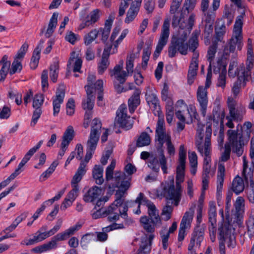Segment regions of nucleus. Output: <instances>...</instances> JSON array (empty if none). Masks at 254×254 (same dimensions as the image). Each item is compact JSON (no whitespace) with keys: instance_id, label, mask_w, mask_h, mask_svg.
Wrapping results in <instances>:
<instances>
[{"instance_id":"nucleus-1","label":"nucleus","mask_w":254,"mask_h":254,"mask_svg":"<svg viewBox=\"0 0 254 254\" xmlns=\"http://www.w3.org/2000/svg\"><path fill=\"white\" fill-rule=\"evenodd\" d=\"M179 155V164L176 170V188L173 180L171 182L162 183L161 185V189L169 194V198L173 197L175 198L176 204L179 200H181L183 191L181 184L184 182L185 179L187 152L184 145H180Z\"/></svg>"},{"instance_id":"nucleus-2","label":"nucleus","mask_w":254,"mask_h":254,"mask_svg":"<svg viewBox=\"0 0 254 254\" xmlns=\"http://www.w3.org/2000/svg\"><path fill=\"white\" fill-rule=\"evenodd\" d=\"M138 204L137 210L134 212L139 214L141 213L140 205H145L148 208V217L144 216L140 218V222L144 230L148 233H153L156 227H159L161 225V219L159 215V212L155 205L151 201L145 197L144 194L140 192L134 201Z\"/></svg>"},{"instance_id":"nucleus-3","label":"nucleus","mask_w":254,"mask_h":254,"mask_svg":"<svg viewBox=\"0 0 254 254\" xmlns=\"http://www.w3.org/2000/svg\"><path fill=\"white\" fill-rule=\"evenodd\" d=\"M202 127L198 126L197 129L195 146L200 154L204 157H210L211 151V136L212 129L211 125H208L206 127L205 134L202 133Z\"/></svg>"},{"instance_id":"nucleus-4","label":"nucleus","mask_w":254,"mask_h":254,"mask_svg":"<svg viewBox=\"0 0 254 254\" xmlns=\"http://www.w3.org/2000/svg\"><path fill=\"white\" fill-rule=\"evenodd\" d=\"M91 127V132L87 143V150L85 157V161H82L80 163H85L86 166L87 165V162L91 158L96 148L99 139V136L101 133L102 127L101 122L99 119L95 118L92 121Z\"/></svg>"},{"instance_id":"nucleus-5","label":"nucleus","mask_w":254,"mask_h":254,"mask_svg":"<svg viewBox=\"0 0 254 254\" xmlns=\"http://www.w3.org/2000/svg\"><path fill=\"white\" fill-rule=\"evenodd\" d=\"M81 227V225L76 224L75 225L70 227L64 232L60 233L53 237L51 241L41 246L37 247L33 249L36 252L42 253L55 249L57 247V242L66 240L71 235H73Z\"/></svg>"},{"instance_id":"nucleus-6","label":"nucleus","mask_w":254,"mask_h":254,"mask_svg":"<svg viewBox=\"0 0 254 254\" xmlns=\"http://www.w3.org/2000/svg\"><path fill=\"white\" fill-rule=\"evenodd\" d=\"M125 170L127 175L122 172H116L114 174V183L112 187L109 186L110 190H114L115 188H124L128 190L130 186L131 175L136 172L135 166L129 163L125 167Z\"/></svg>"},{"instance_id":"nucleus-7","label":"nucleus","mask_w":254,"mask_h":254,"mask_svg":"<svg viewBox=\"0 0 254 254\" xmlns=\"http://www.w3.org/2000/svg\"><path fill=\"white\" fill-rule=\"evenodd\" d=\"M227 141L226 145L232 148V151L238 156L242 155L244 143L242 131L229 129L227 132Z\"/></svg>"},{"instance_id":"nucleus-8","label":"nucleus","mask_w":254,"mask_h":254,"mask_svg":"<svg viewBox=\"0 0 254 254\" xmlns=\"http://www.w3.org/2000/svg\"><path fill=\"white\" fill-rule=\"evenodd\" d=\"M228 107L229 115L227 116L226 119L228 121L226 125L230 128L234 127L233 121L241 122L245 114V108L242 106H237L236 103L232 98L228 99Z\"/></svg>"},{"instance_id":"nucleus-9","label":"nucleus","mask_w":254,"mask_h":254,"mask_svg":"<svg viewBox=\"0 0 254 254\" xmlns=\"http://www.w3.org/2000/svg\"><path fill=\"white\" fill-rule=\"evenodd\" d=\"M158 117L155 130V141L157 142L158 151H164V143H167L171 141V137L170 135L166 132L163 116L159 115Z\"/></svg>"},{"instance_id":"nucleus-10","label":"nucleus","mask_w":254,"mask_h":254,"mask_svg":"<svg viewBox=\"0 0 254 254\" xmlns=\"http://www.w3.org/2000/svg\"><path fill=\"white\" fill-rule=\"evenodd\" d=\"M235 229L229 222H224L218 229L219 238L221 242L219 243L220 254H225L224 241L228 239L233 242L235 239Z\"/></svg>"},{"instance_id":"nucleus-11","label":"nucleus","mask_w":254,"mask_h":254,"mask_svg":"<svg viewBox=\"0 0 254 254\" xmlns=\"http://www.w3.org/2000/svg\"><path fill=\"white\" fill-rule=\"evenodd\" d=\"M187 32L184 31L181 37L178 38L175 41H172L168 49L169 57H175L178 51L183 55H186L188 54V44L185 42L187 39Z\"/></svg>"},{"instance_id":"nucleus-12","label":"nucleus","mask_w":254,"mask_h":254,"mask_svg":"<svg viewBox=\"0 0 254 254\" xmlns=\"http://www.w3.org/2000/svg\"><path fill=\"white\" fill-rule=\"evenodd\" d=\"M86 172V164L84 162L79 165L71 182L72 190L68 193L66 197L74 201L78 196L79 186L78 183L81 180L83 176Z\"/></svg>"},{"instance_id":"nucleus-13","label":"nucleus","mask_w":254,"mask_h":254,"mask_svg":"<svg viewBox=\"0 0 254 254\" xmlns=\"http://www.w3.org/2000/svg\"><path fill=\"white\" fill-rule=\"evenodd\" d=\"M127 109L125 105H121L116 112L115 125L128 130L131 128L134 123L133 118L127 116Z\"/></svg>"},{"instance_id":"nucleus-14","label":"nucleus","mask_w":254,"mask_h":254,"mask_svg":"<svg viewBox=\"0 0 254 254\" xmlns=\"http://www.w3.org/2000/svg\"><path fill=\"white\" fill-rule=\"evenodd\" d=\"M159 152L158 155H151L149 157L147 162L148 166L152 171L156 173L159 171L161 166L163 173L167 174V158L164 155V151Z\"/></svg>"},{"instance_id":"nucleus-15","label":"nucleus","mask_w":254,"mask_h":254,"mask_svg":"<svg viewBox=\"0 0 254 254\" xmlns=\"http://www.w3.org/2000/svg\"><path fill=\"white\" fill-rule=\"evenodd\" d=\"M254 68L253 59L252 56H250L246 63V67L244 64H241L236 70H228V75L230 77L234 78L238 76V79L240 78V72H244V76H242V79H247L251 75L252 70ZM243 75V74L242 75Z\"/></svg>"},{"instance_id":"nucleus-16","label":"nucleus","mask_w":254,"mask_h":254,"mask_svg":"<svg viewBox=\"0 0 254 254\" xmlns=\"http://www.w3.org/2000/svg\"><path fill=\"white\" fill-rule=\"evenodd\" d=\"M243 19V17L242 15L238 16L236 18L233 29L234 37L232 38L229 46L231 52H234L236 45H238L239 47L241 44L242 39Z\"/></svg>"},{"instance_id":"nucleus-17","label":"nucleus","mask_w":254,"mask_h":254,"mask_svg":"<svg viewBox=\"0 0 254 254\" xmlns=\"http://www.w3.org/2000/svg\"><path fill=\"white\" fill-rule=\"evenodd\" d=\"M209 223L208 227L209 236L212 242H214L216 239V208L214 201H210L208 211Z\"/></svg>"},{"instance_id":"nucleus-18","label":"nucleus","mask_w":254,"mask_h":254,"mask_svg":"<svg viewBox=\"0 0 254 254\" xmlns=\"http://www.w3.org/2000/svg\"><path fill=\"white\" fill-rule=\"evenodd\" d=\"M157 194L159 197H164L166 199V205L163 209L162 215L164 216V219L167 221L171 217V214L173 209L172 205L174 204L175 206H178L180 200L176 204L175 198L174 197L173 198V197L169 198V194L161 189L157 190Z\"/></svg>"},{"instance_id":"nucleus-19","label":"nucleus","mask_w":254,"mask_h":254,"mask_svg":"<svg viewBox=\"0 0 254 254\" xmlns=\"http://www.w3.org/2000/svg\"><path fill=\"white\" fill-rule=\"evenodd\" d=\"M170 20L168 19H166L163 23L160 38L158 41V44L156 46V50L154 53V57L157 58L160 55L163 47L166 45L167 43L170 32Z\"/></svg>"},{"instance_id":"nucleus-20","label":"nucleus","mask_w":254,"mask_h":254,"mask_svg":"<svg viewBox=\"0 0 254 254\" xmlns=\"http://www.w3.org/2000/svg\"><path fill=\"white\" fill-rule=\"evenodd\" d=\"M119 189L116 191L115 194V200L112 203L115 206H117L118 209V207L123 206V209L122 210H119L121 216L122 218L126 219L127 217V211L128 210V202H125L124 196L126 191L127 190H125L124 188H119Z\"/></svg>"},{"instance_id":"nucleus-21","label":"nucleus","mask_w":254,"mask_h":254,"mask_svg":"<svg viewBox=\"0 0 254 254\" xmlns=\"http://www.w3.org/2000/svg\"><path fill=\"white\" fill-rule=\"evenodd\" d=\"M250 155L252 159V164L253 166L248 168V161L247 160L246 156L243 157V169L242 171V176L245 178L246 182L248 178L253 176V171L254 170V136H253L251 141V149Z\"/></svg>"},{"instance_id":"nucleus-22","label":"nucleus","mask_w":254,"mask_h":254,"mask_svg":"<svg viewBox=\"0 0 254 254\" xmlns=\"http://www.w3.org/2000/svg\"><path fill=\"white\" fill-rule=\"evenodd\" d=\"M65 87L63 84L59 85L55 96L53 97V115L57 116L60 111L61 105L63 103L65 96Z\"/></svg>"},{"instance_id":"nucleus-23","label":"nucleus","mask_w":254,"mask_h":254,"mask_svg":"<svg viewBox=\"0 0 254 254\" xmlns=\"http://www.w3.org/2000/svg\"><path fill=\"white\" fill-rule=\"evenodd\" d=\"M196 97L200 106L201 113L203 117H205L206 114L208 103L207 91L206 88H204L203 86H199L197 90Z\"/></svg>"},{"instance_id":"nucleus-24","label":"nucleus","mask_w":254,"mask_h":254,"mask_svg":"<svg viewBox=\"0 0 254 254\" xmlns=\"http://www.w3.org/2000/svg\"><path fill=\"white\" fill-rule=\"evenodd\" d=\"M141 3L142 0H134L132 1L127 12L125 19V23L129 24L134 20L139 11Z\"/></svg>"},{"instance_id":"nucleus-25","label":"nucleus","mask_w":254,"mask_h":254,"mask_svg":"<svg viewBox=\"0 0 254 254\" xmlns=\"http://www.w3.org/2000/svg\"><path fill=\"white\" fill-rule=\"evenodd\" d=\"M73 129L71 126H69L64 132L63 136V140L61 143V150L58 154V158L61 159L64 155V153L68 146L69 142L73 137Z\"/></svg>"},{"instance_id":"nucleus-26","label":"nucleus","mask_w":254,"mask_h":254,"mask_svg":"<svg viewBox=\"0 0 254 254\" xmlns=\"http://www.w3.org/2000/svg\"><path fill=\"white\" fill-rule=\"evenodd\" d=\"M121 64L116 65L113 70H110V75L114 76L120 84H124L129 74L125 70H123V61H121Z\"/></svg>"},{"instance_id":"nucleus-27","label":"nucleus","mask_w":254,"mask_h":254,"mask_svg":"<svg viewBox=\"0 0 254 254\" xmlns=\"http://www.w3.org/2000/svg\"><path fill=\"white\" fill-rule=\"evenodd\" d=\"M111 48L112 46H110L107 48H105L104 50L101 60L98 64V72L100 74H102L110 64L109 58Z\"/></svg>"},{"instance_id":"nucleus-28","label":"nucleus","mask_w":254,"mask_h":254,"mask_svg":"<svg viewBox=\"0 0 254 254\" xmlns=\"http://www.w3.org/2000/svg\"><path fill=\"white\" fill-rule=\"evenodd\" d=\"M141 91L139 88H135L133 94L128 99V109L130 113H133L140 103V95Z\"/></svg>"},{"instance_id":"nucleus-29","label":"nucleus","mask_w":254,"mask_h":254,"mask_svg":"<svg viewBox=\"0 0 254 254\" xmlns=\"http://www.w3.org/2000/svg\"><path fill=\"white\" fill-rule=\"evenodd\" d=\"M85 88L86 91L87 98L83 101L82 106L84 110H92L94 104L95 96L92 95L93 91H92L90 86L86 85Z\"/></svg>"},{"instance_id":"nucleus-30","label":"nucleus","mask_w":254,"mask_h":254,"mask_svg":"<svg viewBox=\"0 0 254 254\" xmlns=\"http://www.w3.org/2000/svg\"><path fill=\"white\" fill-rule=\"evenodd\" d=\"M102 193V189L97 186L90 188L84 194L83 200L86 202H92Z\"/></svg>"},{"instance_id":"nucleus-31","label":"nucleus","mask_w":254,"mask_h":254,"mask_svg":"<svg viewBox=\"0 0 254 254\" xmlns=\"http://www.w3.org/2000/svg\"><path fill=\"white\" fill-rule=\"evenodd\" d=\"M194 207L195 206L190 207L189 211L185 213L180 224V228L186 230L190 227L194 212Z\"/></svg>"},{"instance_id":"nucleus-32","label":"nucleus","mask_w":254,"mask_h":254,"mask_svg":"<svg viewBox=\"0 0 254 254\" xmlns=\"http://www.w3.org/2000/svg\"><path fill=\"white\" fill-rule=\"evenodd\" d=\"M148 238H146L144 241L142 239L139 249L136 254H149L151 250V245L152 240L154 238L153 233H149Z\"/></svg>"},{"instance_id":"nucleus-33","label":"nucleus","mask_w":254,"mask_h":254,"mask_svg":"<svg viewBox=\"0 0 254 254\" xmlns=\"http://www.w3.org/2000/svg\"><path fill=\"white\" fill-rule=\"evenodd\" d=\"M245 183L242 178L237 175L233 180L231 190L236 194L238 195L242 192L245 189Z\"/></svg>"},{"instance_id":"nucleus-34","label":"nucleus","mask_w":254,"mask_h":254,"mask_svg":"<svg viewBox=\"0 0 254 254\" xmlns=\"http://www.w3.org/2000/svg\"><path fill=\"white\" fill-rule=\"evenodd\" d=\"M225 176V168L223 163H219L218 166L217 190L221 191L223 188L224 177Z\"/></svg>"},{"instance_id":"nucleus-35","label":"nucleus","mask_w":254,"mask_h":254,"mask_svg":"<svg viewBox=\"0 0 254 254\" xmlns=\"http://www.w3.org/2000/svg\"><path fill=\"white\" fill-rule=\"evenodd\" d=\"M43 43V41H40L39 44L35 49L33 53V55L32 56L31 62L30 64L31 68L32 69H34L38 66L39 60L40 58V52Z\"/></svg>"},{"instance_id":"nucleus-36","label":"nucleus","mask_w":254,"mask_h":254,"mask_svg":"<svg viewBox=\"0 0 254 254\" xmlns=\"http://www.w3.org/2000/svg\"><path fill=\"white\" fill-rule=\"evenodd\" d=\"M112 23V19H107L105 21L104 27L100 28L98 30H97L99 31V34H101L102 35L101 40L103 43H106L108 40L111 29Z\"/></svg>"},{"instance_id":"nucleus-37","label":"nucleus","mask_w":254,"mask_h":254,"mask_svg":"<svg viewBox=\"0 0 254 254\" xmlns=\"http://www.w3.org/2000/svg\"><path fill=\"white\" fill-rule=\"evenodd\" d=\"M58 16L59 13L54 12L51 17L47 31L45 34L46 38L50 37L53 33L57 25Z\"/></svg>"},{"instance_id":"nucleus-38","label":"nucleus","mask_w":254,"mask_h":254,"mask_svg":"<svg viewBox=\"0 0 254 254\" xmlns=\"http://www.w3.org/2000/svg\"><path fill=\"white\" fill-rule=\"evenodd\" d=\"M103 167L96 165L92 170V176L96 181V183L98 185H102L104 182L103 177Z\"/></svg>"},{"instance_id":"nucleus-39","label":"nucleus","mask_w":254,"mask_h":254,"mask_svg":"<svg viewBox=\"0 0 254 254\" xmlns=\"http://www.w3.org/2000/svg\"><path fill=\"white\" fill-rule=\"evenodd\" d=\"M200 32L198 30L193 31L191 37L189 40L188 49L190 51L196 50L199 46L198 36Z\"/></svg>"},{"instance_id":"nucleus-40","label":"nucleus","mask_w":254,"mask_h":254,"mask_svg":"<svg viewBox=\"0 0 254 254\" xmlns=\"http://www.w3.org/2000/svg\"><path fill=\"white\" fill-rule=\"evenodd\" d=\"M151 138L148 133L146 132H142L139 136L136 141V146L141 147L147 146L150 144Z\"/></svg>"},{"instance_id":"nucleus-41","label":"nucleus","mask_w":254,"mask_h":254,"mask_svg":"<svg viewBox=\"0 0 254 254\" xmlns=\"http://www.w3.org/2000/svg\"><path fill=\"white\" fill-rule=\"evenodd\" d=\"M198 68L197 64H190L188 74V83L189 84H192L194 78L197 74V71Z\"/></svg>"},{"instance_id":"nucleus-42","label":"nucleus","mask_w":254,"mask_h":254,"mask_svg":"<svg viewBox=\"0 0 254 254\" xmlns=\"http://www.w3.org/2000/svg\"><path fill=\"white\" fill-rule=\"evenodd\" d=\"M218 47V42L216 40H214L212 44L208 48L207 54V60L210 65H212V62L215 56Z\"/></svg>"},{"instance_id":"nucleus-43","label":"nucleus","mask_w":254,"mask_h":254,"mask_svg":"<svg viewBox=\"0 0 254 254\" xmlns=\"http://www.w3.org/2000/svg\"><path fill=\"white\" fill-rule=\"evenodd\" d=\"M242 74L243 76H244V72H240V77H242ZM247 81H248V78H240V79H237V80L234 83L232 88V92L235 96H237L239 93L240 89L242 86L244 87L246 85V83Z\"/></svg>"},{"instance_id":"nucleus-44","label":"nucleus","mask_w":254,"mask_h":254,"mask_svg":"<svg viewBox=\"0 0 254 254\" xmlns=\"http://www.w3.org/2000/svg\"><path fill=\"white\" fill-rule=\"evenodd\" d=\"M213 72L217 74L220 72H226V65L222 58L218 59L216 63L213 64Z\"/></svg>"},{"instance_id":"nucleus-45","label":"nucleus","mask_w":254,"mask_h":254,"mask_svg":"<svg viewBox=\"0 0 254 254\" xmlns=\"http://www.w3.org/2000/svg\"><path fill=\"white\" fill-rule=\"evenodd\" d=\"M59 65L58 63L54 62L50 67V77L55 83L57 81L59 74Z\"/></svg>"},{"instance_id":"nucleus-46","label":"nucleus","mask_w":254,"mask_h":254,"mask_svg":"<svg viewBox=\"0 0 254 254\" xmlns=\"http://www.w3.org/2000/svg\"><path fill=\"white\" fill-rule=\"evenodd\" d=\"M98 34L99 31H98L97 29H94L87 34L85 35L84 37V43L85 45L86 46L90 45L97 38Z\"/></svg>"},{"instance_id":"nucleus-47","label":"nucleus","mask_w":254,"mask_h":254,"mask_svg":"<svg viewBox=\"0 0 254 254\" xmlns=\"http://www.w3.org/2000/svg\"><path fill=\"white\" fill-rule=\"evenodd\" d=\"M252 177V176L248 178V179L250 180V185L246 188V191L250 202L254 203V182L251 179ZM244 178H245L244 177ZM244 179L245 181H246L245 179ZM248 180H248L247 182L245 181L246 183H248Z\"/></svg>"},{"instance_id":"nucleus-48","label":"nucleus","mask_w":254,"mask_h":254,"mask_svg":"<svg viewBox=\"0 0 254 254\" xmlns=\"http://www.w3.org/2000/svg\"><path fill=\"white\" fill-rule=\"evenodd\" d=\"M203 230L202 228H197L195 229L192 234L191 238L195 240L196 244L200 246L201 241L203 239Z\"/></svg>"},{"instance_id":"nucleus-49","label":"nucleus","mask_w":254,"mask_h":254,"mask_svg":"<svg viewBox=\"0 0 254 254\" xmlns=\"http://www.w3.org/2000/svg\"><path fill=\"white\" fill-rule=\"evenodd\" d=\"M135 59V55L133 53L128 55L126 61V69L128 74H131L133 71V62Z\"/></svg>"},{"instance_id":"nucleus-50","label":"nucleus","mask_w":254,"mask_h":254,"mask_svg":"<svg viewBox=\"0 0 254 254\" xmlns=\"http://www.w3.org/2000/svg\"><path fill=\"white\" fill-rule=\"evenodd\" d=\"M226 32V27L224 23H223L220 26H217L215 28L216 39L217 42H221L223 40V36Z\"/></svg>"},{"instance_id":"nucleus-51","label":"nucleus","mask_w":254,"mask_h":254,"mask_svg":"<svg viewBox=\"0 0 254 254\" xmlns=\"http://www.w3.org/2000/svg\"><path fill=\"white\" fill-rule=\"evenodd\" d=\"M75 55V53L74 52H72L70 58V61L74 62V67H73V71L74 72H80V68L82 66V61L81 59L79 58H74V55Z\"/></svg>"},{"instance_id":"nucleus-52","label":"nucleus","mask_w":254,"mask_h":254,"mask_svg":"<svg viewBox=\"0 0 254 254\" xmlns=\"http://www.w3.org/2000/svg\"><path fill=\"white\" fill-rule=\"evenodd\" d=\"M22 68V65L21 60H18L17 59H14L11 64V68L9 71V74L10 75H12L16 72H20Z\"/></svg>"},{"instance_id":"nucleus-53","label":"nucleus","mask_w":254,"mask_h":254,"mask_svg":"<svg viewBox=\"0 0 254 254\" xmlns=\"http://www.w3.org/2000/svg\"><path fill=\"white\" fill-rule=\"evenodd\" d=\"M247 233L250 238H252L254 236V215L251 216L247 221Z\"/></svg>"},{"instance_id":"nucleus-54","label":"nucleus","mask_w":254,"mask_h":254,"mask_svg":"<svg viewBox=\"0 0 254 254\" xmlns=\"http://www.w3.org/2000/svg\"><path fill=\"white\" fill-rule=\"evenodd\" d=\"M210 157H204L203 161V173L202 176L209 177L210 167Z\"/></svg>"},{"instance_id":"nucleus-55","label":"nucleus","mask_w":254,"mask_h":254,"mask_svg":"<svg viewBox=\"0 0 254 254\" xmlns=\"http://www.w3.org/2000/svg\"><path fill=\"white\" fill-rule=\"evenodd\" d=\"M145 96L146 101L149 105H153L154 107H156L158 105V98L155 94L146 92Z\"/></svg>"},{"instance_id":"nucleus-56","label":"nucleus","mask_w":254,"mask_h":254,"mask_svg":"<svg viewBox=\"0 0 254 254\" xmlns=\"http://www.w3.org/2000/svg\"><path fill=\"white\" fill-rule=\"evenodd\" d=\"M44 101V95L42 94H37L35 95L33 100V107L34 108H41Z\"/></svg>"},{"instance_id":"nucleus-57","label":"nucleus","mask_w":254,"mask_h":254,"mask_svg":"<svg viewBox=\"0 0 254 254\" xmlns=\"http://www.w3.org/2000/svg\"><path fill=\"white\" fill-rule=\"evenodd\" d=\"M99 10L96 9L90 14V19L86 20V25H92L95 23L99 18Z\"/></svg>"},{"instance_id":"nucleus-58","label":"nucleus","mask_w":254,"mask_h":254,"mask_svg":"<svg viewBox=\"0 0 254 254\" xmlns=\"http://www.w3.org/2000/svg\"><path fill=\"white\" fill-rule=\"evenodd\" d=\"M155 7V0H144V8L147 14L152 13Z\"/></svg>"},{"instance_id":"nucleus-59","label":"nucleus","mask_w":254,"mask_h":254,"mask_svg":"<svg viewBox=\"0 0 254 254\" xmlns=\"http://www.w3.org/2000/svg\"><path fill=\"white\" fill-rule=\"evenodd\" d=\"M174 116V109L173 107V102H170V105H168L166 107V120L168 123L171 124L173 121Z\"/></svg>"},{"instance_id":"nucleus-60","label":"nucleus","mask_w":254,"mask_h":254,"mask_svg":"<svg viewBox=\"0 0 254 254\" xmlns=\"http://www.w3.org/2000/svg\"><path fill=\"white\" fill-rule=\"evenodd\" d=\"M28 48V44L26 43H24L18 50L17 54L14 59H17L18 60H20L22 59L25 55Z\"/></svg>"},{"instance_id":"nucleus-61","label":"nucleus","mask_w":254,"mask_h":254,"mask_svg":"<svg viewBox=\"0 0 254 254\" xmlns=\"http://www.w3.org/2000/svg\"><path fill=\"white\" fill-rule=\"evenodd\" d=\"M41 114L42 110L41 108H35L31 122V126L34 127L36 125L39 118L40 117Z\"/></svg>"},{"instance_id":"nucleus-62","label":"nucleus","mask_w":254,"mask_h":254,"mask_svg":"<svg viewBox=\"0 0 254 254\" xmlns=\"http://www.w3.org/2000/svg\"><path fill=\"white\" fill-rule=\"evenodd\" d=\"M196 0H185L183 5V8L189 13L192 11L195 7Z\"/></svg>"},{"instance_id":"nucleus-63","label":"nucleus","mask_w":254,"mask_h":254,"mask_svg":"<svg viewBox=\"0 0 254 254\" xmlns=\"http://www.w3.org/2000/svg\"><path fill=\"white\" fill-rule=\"evenodd\" d=\"M215 11L209 9L203 12L206 23H213L215 18Z\"/></svg>"},{"instance_id":"nucleus-64","label":"nucleus","mask_w":254,"mask_h":254,"mask_svg":"<svg viewBox=\"0 0 254 254\" xmlns=\"http://www.w3.org/2000/svg\"><path fill=\"white\" fill-rule=\"evenodd\" d=\"M43 141L40 140L37 143V144L31 148L24 155L28 159L30 160L31 157L34 155V154L40 148L42 144H43Z\"/></svg>"}]
</instances>
